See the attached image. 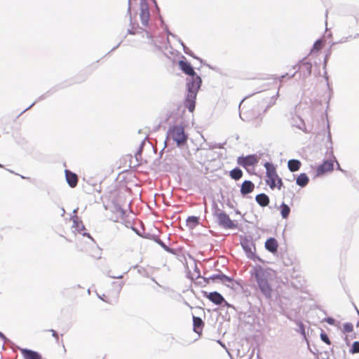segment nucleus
Segmentation results:
<instances>
[{"label":"nucleus","instance_id":"1","mask_svg":"<svg viewBox=\"0 0 359 359\" xmlns=\"http://www.w3.org/2000/svg\"><path fill=\"white\" fill-rule=\"evenodd\" d=\"M251 278L256 282L260 292L266 298H271L273 292L272 282L276 278V271L257 265L251 271Z\"/></svg>","mask_w":359,"mask_h":359},{"label":"nucleus","instance_id":"2","mask_svg":"<svg viewBox=\"0 0 359 359\" xmlns=\"http://www.w3.org/2000/svg\"><path fill=\"white\" fill-rule=\"evenodd\" d=\"M266 169V184L271 189L277 188L280 189L283 182L281 179L277 175L276 170L273 165L270 163H266L264 165Z\"/></svg>","mask_w":359,"mask_h":359},{"label":"nucleus","instance_id":"3","mask_svg":"<svg viewBox=\"0 0 359 359\" xmlns=\"http://www.w3.org/2000/svg\"><path fill=\"white\" fill-rule=\"evenodd\" d=\"M199 82L200 81L197 79V81H194V84H191V86H187L188 93L185 100V106L191 112L194 111L195 109V100L201 87Z\"/></svg>","mask_w":359,"mask_h":359},{"label":"nucleus","instance_id":"4","mask_svg":"<svg viewBox=\"0 0 359 359\" xmlns=\"http://www.w3.org/2000/svg\"><path fill=\"white\" fill-rule=\"evenodd\" d=\"M179 66L181 69V70L186 74L191 76L189 79L187 80V86H191V84H194V81H197V79L200 81L199 86H201L202 80L201 78L197 75V74L195 72L193 67L191 65L187 62L180 60L179 62Z\"/></svg>","mask_w":359,"mask_h":359},{"label":"nucleus","instance_id":"5","mask_svg":"<svg viewBox=\"0 0 359 359\" xmlns=\"http://www.w3.org/2000/svg\"><path fill=\"white\" fill-rule=\"evenodd\" d=\"M168 137L175 141L177 145H181L187 142V137L184 133V129L181 126H173L169 129Z\"/></svg>","mask_w":359,"mask_h":359},{"label":"nucleus","instance_id":"6","mask_svg":"<svg viewBox=\"0 0 359 359\" xmlns=\"http://www.w3.org/2000/svg\"><path fill=\"white\" fill-rule=\"evenodd\" d=\"M215 215L218 224L222 227L225 229H235L236 227L235 222L231 220L229 216L224 212H217Z\"/></svg>","mask_w":359,"mask_h":359},{"label":"nucleus","instance_id":"7","mask_svg":"<svg viewBox=\"0 0 359 359\" xmlns=\"http://www.w3.org/2000/svg\"><path fill=\"white\" fill-rule=\"evenodd\" d=\"M238 165L247 168L248 166H253L258 163V158L256 155L252 154L247 156H241L237 159Z\"/></svg>","mask_w":359,"mask_h":359},{"label":"nucleus","instance_id":"8","mask_svg":"<svg viewBox=\"0 0 359 359\" xmlns=\"http://www.w3.org/2000/svg\"><path fill=\"white\" fill-rule=\"evenodd\" d=\"M334 169V161L326 160L316 169V175L321 176L326 173L331 172Z\"/></svg>","mask_w":359,"mask_h":359},{"label":"nucleus","instance_id":"9","mask_svg":"<svg viewBox=\"0 0 359 359\" xmlns=\"http://www.w3.org/2000/svg\"><path fill=\"white\" fill-rule=\"evenodd\" d=\"M140 18L141 21L144 25H147L149 20L150 19V13L149 6L147 2H142L140 4Z\"/></svg>","mask_w":359,"mask_h":359},{"label":"nucleus","instance_id":"10","mask_svg":"<svg viewBox=\"0 0 359 359\" xmlns=\"http://www.w3.org/2000/svg\"><path fill=\"white\" fill-rule=\"evenodd\" d=\"M71 220L72 221V229L74 233H81L85 230L82 221L79 219L77 215L72 216Z\"/></svg>","mask_w":359,"mask_h":359},{"label":"nucleus","instance_id":"11","mask_svg":"<svg viewBox=\"0 0 359 359\" xmlns=\"http://www.w3.org/2000/svg\"><path fill=\"white\" fill-rule=\"evenodd\" d=\"M204 296L217 305H220L224 301V297L217 292L208 293L204 292Z\"/></svg>","mask_w":359,"mask_h":359},{"label":"nucleus","instance_id":"12","mask_svg":"<svg viewBox=\"0 0 359 359\" xmlns=\"http://www.w3.org/2000/svg\"><path fill=\"white\" fill-rule=\"evenodd\" d=\"M66 180L70 187L74 188L76 187L79 181V178L76 174L72 172L70 170H65Z\"/></svg>","mask_w":359,"mask_h":359},{"label":"nucleus","instance_id":"13","mask_svg":"<svg viewBox=\"0 0 359 359\" xmlns=\"http://www.w3.org/2000/svg\"><path fill=\"white\" fill-rule=\"evenodd\" d=\"M265 248L268 251L276 253L278 248L277 241L274 238L267 239L265 242Z\"/></svg>","mask_w":359,"mask_h":359},{"label":"nucleus","instance_id":"14","mask_svg":"<svg viewBox=\"0 0 359 359\" xmlns=\"http://www.w3.org/2000/svg\"><path fill=\"white\" fill-rule=\"evenodd\" d=\"M193 327H194V331L201 334L202 333L203 327H204V323L202 320V319L199 317H193Z\"/></svg>","mask_w":359,"mask_h":359},{"label":"nucleus","instance_id":"15","mask_svg":"<svg viewBox=\"0 0 359 359\" xmlns=\"http://www.w3.org/2000/svg\"><path fill=\"white\" fill-rule=\"evenodd\" d=\"M255 189V184L249 180H245L243 182L241 187V192L242 194L245 195L252 193Z\"/></svg>","mask_w":359,"mask_h":359},{"label":"nucleus","instance_id":"16","mask_svg":"<svg viewBox=\"0 0 359 359\" xmlns=\"http://www.w3.org/2000/svg\"><path fill=\"white\" fill-rule=\"evenodd\" d=\"M255 200L262 207H266L269 203V198L265 194H259L256 196Z\"/></svg>","mask_w":359,"mask_h":359},{"label":"nucleus","instance_id":"17","mask_svg":"<svg viewBox=\"0 0 359 359\" xmlns=\"http://www.w3.org/2000/svg\"><path fill=\"white\" fill-rule=\"evenodd\" d=\"M22 355L25 359H41V356L37 352L31 350H22Z\"/></svg>","mask_w":359,"mask_h":359},{"label":"nucleus","instance_id":"18","mask_svg":"<svg viewBox=\"0 0 359 359\" xmlns=\"http://www.w3.org/2000/svg\"><path fill=\"white\" fill-rule=\"evenodd\" d=\"M301 166V162L298 160L292 159L288 161V168L291 172L297 171Z\"/></svg>","mask_w":359,"mask_h":359},{"label":"nucleus","instance_id":"19","mask_svg":"<svg viewBox=\"0 0 359 359\" xmlns=\"http://www.w3.org/2000/svg\"><path fill=\"white\" fill-rule=\"evenodd\" d=\"M309 177L305 173L300 174L297 178V184L304 187L309 183Z\"/></svg>","mask_w":359,"mask_h":359},{"label":"nucleus","instance_id":"20","mask_svg":"<svg viewBox=\"0 0 359 359\" xmlns=\"http://www.w3.org/2000/svg\"><path fill=\"white\" fill-rule=\"evenodd\" d=\"M229 175L232 179L238 180L243 177V171L236 168L230 171Z\"/></svg>","mask_w":359,"mask_h":359},{"label":"nucleus","instance_id":"21","mask_svg":"<svg viewBox=\"0 0 359 359\" xmlns=\"http://www.w3.org/2000/svg\"><path fill=\"white\" fill-rule=\"evenodd\" d=\"M280 212L283 218H287L290 212V207L285 203H282L280 205Z\"/></svg>","mask_w":359,"mask_h":359},{"label":"nucleus","instance_id":"22","mask_svg":"<svg viewBox=\"0 0 359 359\" xmlns=\"http://www.w3.org/2000/svg\"><path fill=\"white\" fill-rule=\"evenodd\" d=\"M300 69L306 70L308 74H311L312 69V65L309 62H303L300 65Z\"/></svg>","mask_w":359,"mask_h":359},{"label":"nucleus","instance_id":"23","mask_svg":"<svg viewBox=\"0 0 359 359\" xmlns=\"http://www.w3.org/2000/svg\"><path fill=\"white\" fill-rule=\"evenodd\" d=\"M323 47V41L322 40H318L316 41L313 46V48L311 50V53L318 52L320 50H321Z\"/></svg>","mask_w":359,"mask_h":359},{"label":"nucleus","instance_id":"24","mask_svg":"<svg viewBox=\"0 0 359 359\" xmlns=\"http://www.w3.org/2000/svg\"><path fill=\"white\" fill-rule=\"evenodd\" d=\"M353 330V326L352 323H347L343 325V331L344 332L348 333V332H351Z\"/></svg>","mask_w":359,"mask_h":359},{"label":"nucleus","instance_id":"25","mask_svg":"<svg viewBox=\"0 0 359 359\" xmlns=\"http://www.w3.org/2000/svg\"><path fill=\"white\" fill-rule=\"evenodd\" d=\"M350 353H359V341H354L351 348L350 349Z\"/></svg>","mask_w":359,"mask_h":359},{"label":"nucleus","instance_id":"26","mask_svg":"<svg viewBox=\"0 0 359 359\" xmlns=\"http://www.w3.org/2000/svg\"><path fill=\"white\" fill-rule=\"evenodd\" d=\"M320 338L327 344L330 345L331 344L330 340L329 339V337L325 332H321Z\"/></svg>","mask_w":359,"mask_h":359},{"label":"nucleus","instance_id":"27","mask_svg":"<svg viewBox=\"0 0 359 359\" xmlns=\"http://www.w3.org/2000/svg\"><path fill=\"white\" fill-rule=\"evenodd\" d=\"M48 331L52 333L53 337H54L55 338L56 341H57L58 339H59V337H58V334L56 332V331H55L54 330H48Z\"/></svg>","mask_w":359,"mask_h":359},{"label":"nucleus","instance_id":"28","mask_svg":"<svg viewBox=\"0 0 359 359\" xmlns=\"http://www.w3.org/2000/svg\"><path fill=\"white\" fill-rule=\"evenodd\" d=\"M220 279L222 281H225V280H228V281H231V279L230 278H229L228 276H225V275H222L221 277H220Z\"/></svg>","mask_w":359,"mask_h":359},{"label":"nucleus","instance_id":"29","mask_svg":"<svg viewBox=\"0 0 359 359\" xmlns=\"http://www.w3.org/2000/svg\"><path fill=\"white\" fill-rule=\"evenodd\" d=\"M326 322L327 323H329L330 325H334V319L332 318H327L326 319Z\"/></svg>","mask_w":359,"mask_h":359},{"label":"nucleus","instance_id":"30","mask_svg":"<svg viewBox=\"0 0 359 359\" xmlns=\"http://www.w3.org/2000/svg\"><path fill=\"white\" fill-rule=\"evenodd\" d=\"M188 221L193 222H197L198 218L196 217H189Z\"/></svg>","mask_w":359,"mask_h":359},{"label":"nucleus","instance_id":"31","mask_svg":"<svg viewBox=\"0 0 359 359\" xmlns=\"http://www.w3.org/2000/svg\"><path fill=\"white\" fill-rule=\"evenodd\" d=\"M337 163L338 167H339V163H338L337 162ZM339 169H340V168H339Z\"/></svg>","mask_w":359,"mask_h":359},{"label":"nucleus","instance_id":"32","mask_svg":"<svg viewBox=\"0 0 359 359\" xmlns=\"http://www.w3.org/2000/svg\"><path fill=\"white\" fill-rule=\"evenodd\" d=\"M0 168H3V165L1 164H0Z\"/></svg>","mask_w":359,"mask_h":359}]
</instances>
